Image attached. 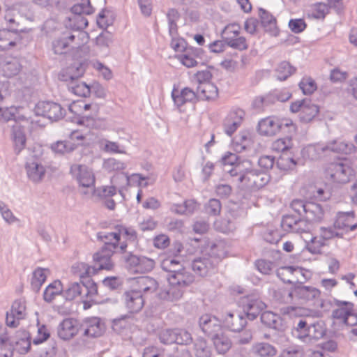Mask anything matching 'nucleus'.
Returning <instances> with one entry per match:
<instances>
[{
    "label": "nucleus",
    "mask_w": 357,
    "mask_h": 357,
    "mask_svg": "<svg viewBox=\"0 0 357 357\" xmlns=\"http://www.w3.org/2000/svg\"><path fill=\"white\" fill-rule=\"evenodd\" d=\"M280 225L284 231L291 233L307 232L310 229V227L305 226V220L291 213L282 215Z\"/></svg>",
    "instance_id": "f3484780"
},
{
    "label": "nucleus",
    "mask_w": 357,
    "mask_h": 357,
    "mask_svg": "<svg viewBox=\"0 0 357 357\" xmlns=\"http://www.w3.org/2000/svg\"><path fill=\"white\" fill-rule=\"evenodd\" d=\"M195 349L196 357H211V356L210 348L204 339L198 340L195 344Z\"/></svg>",
    "instance_id": "774afa93"
},
{
    "label": "nucleus",
    "mask_w": 357,
    "mask_h": 357,
    "mask_svg": "<svg viewBox=\"0 0 357 357\" xmlns=\"http://www.w3.org/2000/svg\"><path fill=\"white\" fill-rule=\"evenodd\" d=\"M212 340L214 347L218 354H224L227 353L231 347V342L229 338L224 335L222 331L215 333L210 337Z\"/></svg>",
    "instance_id": "37998d69"
},
{
    "label": "nucleus",
    "mask_w": 357,
    "mask_h": 357,
    "mask_svg": "<svg viewBox=\"0 0 357 357\" xmlns=\"http://www.w3.org/2000/svg\"><path fill=\"white\" fill-rule=\"evenodd\" d=\"M75 40L71 31H62L52 41V50L56 55L66 54L70 50V45Z\"/></svg>",
    "instance_id": "a211bd4d"
},
{
    "label": "nucleus",
    "mask_w": 357,
    "mask_h": 357,
    "mask_svg": "<svg viewBox=\"0 0 357 357\" xmlns=\"http://www.w3.org/2000/svg\"><path fill=\"white\" fill-rule=\"evenodd\" d=\"M199 326L202 332L209 337L222 331L219 320L209 314H203L199 317Z\"/></svg>",
    "instance_id": "393cba45"
},
{
    "label": "nucleus",
    "mask_w": 357,
    "mask_h": 357,
    "mask_svg": "<svg viewBox=\"0 0 357 357\" xmlns=\"http://www.w3.org/2000/svg\"><path fill=\"white\" fill-rule=\"evenodd\" d=\"M36 116H40L52 121H57L65 115V109L61 105L53 101H39L33 109Z\"/></svg>",
    "instance_id": "1a4fd4ad"
},
{
    "label": "nucleus",
    "mask_w": 357,
    "mask_h": 357,
    "mask_svg": "<svg viewBox=\"0 0 357 357\" xmlns=\"http://www.w3.org/2000/svg\"><path fill=\"white\" fill-rule=\"evenodd\" d=\"M116 231L113 232H102L99 231L97 233L96 236L98 241L103 242V245L101 248L104 250L116 252V249L118 248L119 241L114 236Z\"/></svg>",
    "instance_id": "e433bc0d"
},
{
    "label": "nucleus",
    "mask_w": 357,
    "mask_h": 357,
    "mask_svg": "<svg viewBox=\"0 0 357 357\" xmlns=\"http://www.w3.org/2000/svg\"><path fill=\"white\" fill-rule=\"evenodd\" d=\"M308 331L307 342L312 340H319L326 335L327 328L325 322L322 320L316 321H310V326Z\"/></svg>",
    "instance_id": "f704fd0d"
},
{
    "label": "nucleus",
    "mask_w": 357,
    "mask_h": 357,
    "mask_svg": "<svg viewBox=\"0 0 357 357\" xmlns=\"http://www.w3.org/2000/svg\"><path fill=\"white\" fill-rule=\"evenodd\" d=\"M26 310L25 302L22 299L13 301L10 311L6 314V324L8 326L15 328L19 325V321L24 318Z\"/></svg>",
    "instance_id": "6ab92c4d"
},
{
    "label": "nucleus",
    "mask_w": 357,
    "mask_h": 357,
    "mask_svg": "<svg viewBox=\"0 0 357 357\" xmlns=\"http://www.w3.org/2000/svg\"><path fill=\"white\" fill-rule=\"evenodd\" d=\"M257 163L260 167L259 170L268 174L275 166V157L268 155H261L258 159Z\"/></svg>",
    "instance_id": "0e129e2a"
},
{
    "label": "nucleus",
    "mask_w": 357,
    "mask_h": 357,
    "mask_svg": "<svg viewBox=\"0 0 357 357\" xmlns=\"http://www.w3.org/2000/svg\"><path fill=\"white\" fill-rule=\"evenodd\" d=\"M298 164L295 155L291 151L280 153L275 160V167L281 172L294 170Z\"/></svg>",
    "instance_id": "2f4dec72"
},
{
    "label": "nucleus",
    "mask_w": 357,
    "mask_h": 357,
    "mask_svg": "<svg viewBox=\"0 0 357 357\" xmlns=\"http://www.w3.org/2000/svg\"><path fill=\"white\" fill-rule=\"evenodd\" d=\"M329 12L326 3L316 2L312 5L311 15L314 19L324 20Z\"/></svg>",
    "instance_id": "e2e57ef3"
},
{
    "label": "nucleus",
    "mask_w": 357,
    "mask_h": 357,
    "mask_svg": "<svg viewBox=\"0 0 357 357\" xmlns=\"http://www.w3.org/2000/svg\"><path fill=\"white\" fill-rule=\"evenodd\" d=\"M62 283L56 280L49 284L44 290L43 299L45 302L51 303L56 295H61Z\"/></svg>",
    "instance_id": "8fccbe9b"
},
{
    "label": "nucleus",
    "mask_w": 357,
    "mask_h": 357,
    "mask_svg": "<svg viewBox=\"0 0 357 357\" xmlns=\"http://www.w3.org/2000/svg\"><path fill=\"white\" fill-rule=\"evenodd\" d=\"M310 318L299 317L294 321L292 335L303 342H307L308 331L310 326Z\"/></svg>",
    "instance_id": "7c9ffc66"
},
{
    "label": "nucleus",
    "mask_w": 357,
    "mask_h": 357,
    "mask_svg": "<svg viewBox=\"0 0 357 357\" xmlns=\"http://www.w3.org/2000/svg\"><path fill=\"white\" fill-rule=\"evenodd\" d=\"M326 174L335 183H346L349 181L350 167L342 162H331Z\"/></svg>",
    "instance_id": "dca6fc26"
},
{
    "label": "nucleus",
    "mask_w": 357,
    "mask_h": 357,
    "mask_svg": "<svg viewBox=\"0 0 357 357\" xmlns=\"http://www.w3.org/2000/svg\"><path fill=\"white\" fill-rule=\"evenodd\" d=\"M85 293V287L80 282H74L70 283L66 289H62L61 295L66 301H70L78 296L84 298Z\"/></svg>",
    "instance_id": "a19ab883"
},
{
    "label": "nucleus",
    "mask_w": 357,
    "mask_h": 357,
    "mask_svg": "<svg viewBox=\"0 0 357 357\" xmlns=\"http://www.w3.org/2000/svg\"><path fill=\"white\" fill-rule=\"evenodd\" d=\"M326 245L323 239L312 236L310 241H305L304 248L313 255L321 253V248Z\"/></svg>",
    "instance_id": "6e6d98bb"
},
{
    "label": "nucleus",
    "mask_w": 357,
    "mask_h": 357,
    "mask_svg": "<svg viewBox=\"0 0 357 357\" xmlns=\"http://www.w3.org/2000/svg\"><path fill=\"white\" fill-rule=\"evenodd\" d=\"M202 252L218 266L228 253L227 243L222 239L208 240L205 242Z\"/></svg>",
    "instance_id": "9b49d317"
},
{
    "label": "nucleus",
    "mask_w": 357,
    "mask_h": 357,
    "mask_svg": "<svg viewBox=\"0 0 357 357\" xmlns=\"http://www.w3.org/2000/svg\"><path fill=\"white\" fill-rule=\"evenodd\" d=\"M182 249V244L178 243L173 249H169L162 257L160 267L166 274H170L173 271L177 272L187 271L180 255Z\"/></svg>",
    "instance_id": "0eeeda50"
},
{
    "label": "nucleus",
    "mask_w": 357,
    "mask_h": 357,
    "mask_svg": "<svg viewBox=\"0 0 357 357\" xmlns=\"http://www.w3.org/2000/svg\"><path fill=\"white\" fill-rule=\"evenodd\" d=\"M257 130L261 136L271 137L278 133H295L296 126L290 119L271 116L258 122Z\"/></svg>",
    "instance_id": "7ed1b4c3"
},
{
    "label": "nucleus",
    "mask_w": 357,
    "mask_h": 357,
    "mask_svg": "<svg viewBox=\"0 0 357 357\" xmlns=\"http://www.w3.org/2000/svg\"><path fill=\"white\" fill-rule=\"evenodd\" d=\"M304 351L302 346L291 344L284 348L279 357H303Z\"/></svg>",
    "instance_id": "680f3d73"
},
{
    "label": "nucleus",
    "mask_w": 357,
    "mask_h": 357,
    "mask_svg": "<svg viewBox=\"0 0 357 357\" xmlns=\"http://www.w3.org/2000/svg\"><path fill=\"white\" fill-rule=\"evenodd\" d=\"M115 252L110 250L105 251L102 248L95 252L93 255V261L95 264L91 266L93 274H96L100 270L112 269L113 264L111 258Z\"/></svg>",
    "instance_id": "412c9836"
},
{
    "label": "nucleus",
    "mask_w": 357,
    "mask_h": 357,
    "mask_svg": "<svg viewBox=\"0 0 357 357\" xmlns=\"http://www.w3.org/2000/svg\"><path fill=\"white\" fill-rule=\"evenodd\" d=\"M84 327L83 335L89 337H100L102 334V329L100 326V319L97 317L86 318L80 328Z\"/></svg>",
    "instance_id": "72a5a7b5"
},
{
    "label": "nucleus",
    "mask_w": 357,
    "mask_h": 357,
    "mask_svg": "<svg viewBox=\"0 0 357 357\" xmlns=\"http://www.w3.org/2000/svg\"><path fill=\"white\" fill-rule=\"evenodd\" d=\"M260 319L261 324L268 328L277 331H283L285 329L284 319L271 311H262Z\"/></svg>",
    "instance_id": "cd10ccee"
},
{
    "label": "nucleus",
    "mask_w": 357,
    "mask_h": 357,
    "mask_svg": "<svg viewBox=\"0 0 357 357\" xmlns=\"http://www.w3.org/2000/svg\"><path fill=\"white\" fill-rule=\"evenodd\" d=\"M326 146H328V153L334 152L348 155L355 151V146L352 143L342 140H333L328 142Z\"/></svg>",
    "instance_id": "79ce46f5"
},
{
    "label": "nucleus",
    "mask_w": 357,
    "mask_h": 357,
    "mask_svg": "<svg viewBox=\"0 0 357 357\" xmlns=\"http://www.w3.org/2000/svg\"><path fill=\"white\" fill-rule=\"evenodd\" d=\"M259 15L260 24L264 32L271 36H278L280 33V29L277 26L276 18L270 12L262 8L259 9Z\"/></svg>",
    "instance_id": "5701e85b"
},
{
    "label": "nucleus",
    "mask_w": 357,
    "mask_h": 357,
    "mask_svg": "<svg viewBox=\"0 0 357 357\" xmlns=\"http://www.w3.org/2000/svg\"><path fill=\"white\" fill-rule=\"evenodd\" d=\"M15 351L13 337L7 332L0 334V357H13Z\"/></svg>",
    "instance_id": "c03bdc74"
},
{
    "label": "nucleus",
    "mask_w": 357,
    "mask_h": 357,
    "mask_svg": "<svg viewBox=\"0 0 357 357\" xmlns=\"http://www.w3.org/2000/svg\"><path fill=\"white\" fill-rule=\"evenodd\" d=\"M222 204L220 199L211 198L204 205L205 212L211 216H218L220 214Z\"/></svg>",
    "instance_id": "4d7b16f0"
},
{
    "label": "nucleus",
    "mask_w": 357,
    "mask_h": 357,
    "mask_svg": "<svg viewBox=\"0 0 357 357\" xmlns=\"http://www.w3.org/2000/svg\"><path fill=\"white\" fill-rule=\"evenodd\" d=\"M286 136L276 139L272 144V149L283 153L292 150V137L294 133H284Z\"/></svg>",
    "instance_id": "de8ad7c7"
},
{
    "label": "nucleus",
    "mask_w": 357,
    "mask_h": 357,
    "mask_svg": "<svg viewBox=\"0 0 357 357\" xmlns=\"http://www.w3.org/2000/svg\"><path fill=\"white\" fill-rule=\"evenodd\" d=\"M296 71V67L292 66L287 61H282L279 63L275 68L276 79L280 82L285 81Z\"/></svg>",
    "instance_id": "a18cd8bd"
},
{
    "label": "nucleus",
    "mask_w": 357,
    "mask_h": 357,
    "mask_svg": "<svg viewBox=\"0 0 357 357\" xmlns=\"http://www.w3.org/2000/svg\"><path fill=\"white\" fill-rule=\"evenodd\" d=\"M125 266L132 273H146L155 267V261L144 255H134L132 252L124 256Z\"/></svg>",
    "instance_id": "423d86ee"
},
{
    "label": "nucleus",
    "mask_w": 357,
    "mask_h": 357,
    "mask_svg": "<svg viewBox=\"0 0 357 357\" xmlns=\"http://www.w3.org/2000/svg\"><path fill=\"white\" fill-rule=\"evenodd\" d=\"M42 152L33 153L26 158L25 169L27 177L33 183H39L42 181L45 174V168L42 164Z\"/></svg>",
    "instance_id": "9d476101"
},
{
    "label": "nucleus",
    "mask_w": 357,
    "mask_h": 357,
    "mask_svg": "<svg viewBox=\"0 0 357 357\" xmlns=\"http://www.w3.org/2000/svg\"><path fill=\"white\" fill-rule=\"evenodd\" d=\"M81 143L71 142L70 140H59L51 144V149L53 152L61 155L70 153L76 149Z\"/></svg>",
    "instance_id": "ea45409f"
},
{
    "label": "nucleus",
    "mask_w": 357,
    "mask_h": 357,
    "mask_svg": "<svg viewBox=\"0 0 357 357\" xmlns=\"http://www.w3.org/2000/svg\"><path fill=\"white\" fill-rule=\"evenodd\" d=\"M200 100H213L218 96V86L212 82L197 86Z\"/></svg>",
    "instance_id": "4c0bfd02"
},
{
    "label": "nucleus",
    "mask_w": 357,
    "mask_h": 357,
    "mask_svg": "<svg viewBox=\"0 0 357 357\" xmlns=\"http://www.w3.org/2000/svg\"><path fill=\"white\" fill-rule=\"evenodd\" d=\"M165 277L169 283V288L161 289L158 296L160 299L169 301L180 299L185 288L195 281L194 275L188 271L180 272L173 271L170 274H166Z\"/></svg>",
    "instance_id": "f03ea898"
},
{
    "label": "nucleus",
    "mask_w": 357,
    "mask_h": 357,
    "mask_svg": "<svg viewBox=\"0 0 357 357\" xmlns=\"http://www.w3.org/2000/svg\"><path fill=\"white\" fill-rule=\"evenodd\" d=\"M171 96L174 105L178 109L187 102L196 103L200 100L197 93V89H196V91H195L190 87H184L180 91V92H176V89L174 88Z\"/></svg>",
    "instance_id": "aec40b11"
},
{
    "label": "nucleus",
    "mask_w": 357,
    "mask_h": 357,
    "mask_svg": "<svg viewBox=\"0 0 357 357\" xmlns=\"http://www.w3.org/2000/svg\"><path fill=\"white\" fill-rule=\"evenodd\" d=\"M298 86L304 95H312L317 89V84L311 77H303Z\"/></svg>",
    "instance_id": "5fc2aeb1"
},
{
    "label": "nucleus",
    "mask_w": 357,
    "mask_h": 357,
    "mask_svg": "<svg viewBox=\"0 0 357 357\" xmlns=\"http://www.w3.org/2000/svg\"><path fill=\"white\" fill-rule=\"evenodd\" d=\"M89 65V61L86 59L75 61L66 70H62L59 74V79L63 82L70 81L72 84L74 81L82 77Z\"/></svg>",
    "instance_id": "2eb2a0df"
},
{
    "label": "nucleus",
    "mask_w": 357,
    "mask_h": 357,
    "mask_svg": "<svg viewBox=\"0 0 357 357\" xmlns=\"http://www.w3.org/2000/svg\"><path fill=\"white\" fill-rule=\"evenodd\" d=\"M45 271H47V269L38 267L33 272L31 279V288L35 293L40 291L42 285L46 280Z\"/></svg>",
    "instance_id": "09e8293b"
},
{
    "label": "nucleus",
    "mask_w": 357,
    "mask_h": 357,
    "mask_svg": "<svg viewBox=\"0 0 357 357\" xmlns=\"http://www.w3.org/2000/svg\"><path fill=\"white\" fill-rule=\"evenodd\" d=\"M227 213L229 218L233 221H237L245 216L246 212L243 206L234 203L228 207Z\"/></svg>",
    "instance_id": "338daca9"
},
{
    "label": "nucleus",
    "mask_w": 357,
    "mask_h": 357,
    "mask_svg": "<svg viewBox=\"0 0 357 357\" xmlns=\"http://www.w3.org/2000/svg\"><path fill=\"white\" fill-rule=\"evenodd\" d=\"M15 351L20 354H26L31 349V337L30 333L25 331H18L15 337H13Z\"/></svg>",
    "instance_id": "473e14b6"
},
{
    "label": "nucleus",
    "mask_w": 357,
    "mask_h": 357,
    "mask_svg": "<svg viewBox=\"0 0 357 357\" xmlns=\"http://www.w3.org/2000/svg\"><path fill=\"white\" fill-rule=\"evenodd\" d=\"M12 139L15 154L19 155L24 149L26 142V137L24 131V126L15 121L12 126Z\"/></svg>",
    "instance_id": "c756f323"
},
{
    "label": "nucleus",
    "mask_w": 357,
    "mask_h": 357,
    "mask_svg": "<svg viewBox=\"0 0 357 357\" xmlns=\"http://www.w3.org/2000/svg\"><path fill=\"white\" fill-rule=\"evenodd\" d=\"M328 153V146L322 143L309 144L303 147L301 151L302 158L305 160H319Z\"/></svg>",
    "instance_id": "bb28decb"
},
{
    "label": "nucleus",
    "mask_w": 357,
    "mask_h": 357,
    "mask_svg": "<svg viewBox=\"0 0 357 357\" xmlns=\"http://www.w3.org/2000/svg\"><path fill=\"white\" fill-rule=\"evenodd\" d=\"M289 109L292 113L299 112V120L305 123L312 121L319 112V107L309 98H303L292 102Z\"/></svg>",
    "instance_id": "6e6552de"
},
{
    "label": "nucleus",
    "mask_w": 357,
    "mask_h": 357,
    "mask_svg": "<svg viewBox=\"0 0 357 357\" xmlns=\"http://www.w3.org/2000/svg\"><path fill=\"white\" fill-rule=\"evenodd\" d=\"M225 41L228 47L238 51L245 50L248 47L246 39L243 36L237 38L226 37Z\"/></svg>",
    "instance_id": "052dcab7"
},
{
    "label": "nucleus",
    "mask_w": 357,
    "mask_h": 357,
    "mask_svg": "<svg viewBox=\"0 0 357 357\" xmlns=\"http://www.w3.org/2000/svg\"><path fill=\"white\" fill-rule=\"evenodd\" d=\"M354 218L355 213L353 211L347 212L340 211L336 215L333 222V227L337 229L344 230L347 228L348 225L354 222Z\"/></svg>",
    "instance_id": "49530a36"
},
{
    "label": "nucleus",
    "mask_w": 357,
    "mask_h": 357,
    "mask_svg": "<svg viewBox=\"0 0 357 357\" xmlns=\"http://www.w3.org/2000/svg\"><path fill=\"white\" fill-rule=\"evenodd\" d=\"M214 228L216 231L223 234H229L236 229V224L231 219L221 218L214 222Z\"/></svg>",
    "instance_id": "603ef678"
},
{
    "label": "nucleus",
    "mask_w": 357,
    "mask_h": 357,
    "mask_svg": "<svg viewBox=\"0 0 357 357\" xmlns=\"http://www.w3.org/2000/svg\"><path fill=\"white\" fill-rule=\"evenodd\" d=\"M150 287H143L142 290L131 289L126 291L122 295V301L127 313L134 315L139 313L144 306V294H148Z\"/></svg>",
    "instance_id": "39448f33"
},
{
    "label": "nucleus",
    "mask_w": 357,
    "mask_h": 357,
    "mask_svg": "<svg viewBox=\"0 0 357 357\" xmlns=\"http://www.w3.org/2000/svg\"><path fill=\"white\" fill-rule=\"evenodd\" d=\"M77 321L73 318L63 319L57 326V335L63 340H70L79 332Z\"/></svg>",
    "instance_id": "b1692460"
},
{
    "label": "nucleus",
    "mask_w": 357,
    "mask_h": 357,
    "mask_svg": "<svg viewBox=\"0 0 357 357\" xmlns=\"http://www.w3.org/2000/svg\"><path fill=\"white\" fill-rule=\"evenodd\" d=\"M184 335L185 336V340L184 341L185 344H188L190 343L192 341L191 335L189 333L185 331ZM159 340L160 342L166 345L177 344H183V340L181 337V334H179L176 329L172 328H166L161 331L159 333Z\"/></svg>",
    "instance_id": "4be33fe9"
},
{
    "label": "nucleus",
    "mask_w": 357,
    "mask_h": 357,
    "mask_svg": "<svg viewBox=\"0 0 357 357\" xmlns=\"http://www.w3.org/2000/svg\"><path fill=\"white\" fill-rule=\"evenodd\" d=\"M334 301L338 307L333 310L332 317L335 319L342 320L343 324L348 325L352 311H354V303L337 299H334Z\"/></svg>",
    "instance_id": "a878e982"
},
{
    "label": "nucleus",
    "mask_w": 357,
    "mask_h": 357,
    "mask_svg": "<svg viewBox=\"0 0 357 357\" xmlns=\"http://www.w3.org/2000/svg\"><path fill=\"white\" fill-rule=\"evenodd\" d=\"M257 172V169L246 167L241 171L240 176L237 180L243 184V185L254 191L253 180H255V174Z\"/></svg>",
    "instance_id": "3c124183"
},
{
    "label": "nucleus",
    "mask_w": 357,
    "mask_h": 357,
    "mask_svg": "<svg viewBox=\"0 0 357 357\" xmlns=\"http://www.w3.org/2000/svg\"><path fill=\"white\" fill-rule=\"evenodd\" d=\"M71 90L72 92L80 97H87L91 93V87L89 85L86 84L84 82L79 81H74V82L71 83Z\"/></svg>",
    "instance_id": "bf43d9fd"
},
{
    "label": "nucleus",
    "mask_w": 357,
    "mask_h": 357,
    "mask_svg": "<svg viewBox=\"0 0 357 357\" xmlns=\"http://www.w3.org/2000/svg\"><path fill=\"white\" fill-rule=\"evenodd\" d=\"M89 24L87 19L84 15H72L68 17L66 27L71 31H80L85 29Z\"/></svg>",
    "instance_id": "864d4df0"
},
{
    "label": "nucleus",
    "mask_w": 357,
    "mask_h": 357,
    "mask_svg": "<svg viewBox=\"0 0 357 357\" xmlns=\"http://www.w3.org/2000/svg\"><path fill=\"white\" fill-rule=\"evenodd\" d=\"M218 266L204 252H202V256L195 257L190 262V268L195 274L202 278L215 273L218 271Z\"/></svg>",
    "instance_id": "f8f14e48"
},
{
    "label": "nucleus",
    "mask_w": 357,
    "mask_h": 357,
    "mask_svg": "<svg viewBox=\"0 0 357 357\" xmlns=\"http://www.w3.org/2000/svg\"><path fill=\"white\" fill-rule=\"evenodd\" d=\"M255 350L256 354L261 357H272L274 356L277 352L273 345L266 342L257 344L255 347Z\"/></svg>",
    "instance_id": "13d9d810"
},
{
    "label": "nucleus",
    "mask_w": 357,
    "mask_h": 357,
    "mask_svg": "<svg viewBox=\"0 0 357 357\" xmlns=\"http://www.w3.org/2000/svg\"><path fill=\"white\" fill-rule=\"evenodd\" d=\"M324 217V211L320 204L312 202L307 203V209L303 217L305 226L310 227V224L319 223L323 220Z\"/></svg>",
    "instance_id": "c85d7f7f"
},
{
    "label": "nucleus",
    "mask_w": 357,
    "mask_h": 357,
    "mask_svg": "<svg viewBox=\"0 0 357 357\" xmlns=\"http://www.w3.org/2000/svg\"><path fill=\"white\" fill-rule=\"evenodd\" d=\"M211 69H214L213 66H207V68L204 70H199L193 75L194 79L198 83V85H202L205 83L211 82L213 77Z\"/></svg>",
    "instance_id": "69168bd1"
},
{
    "label": "nucleus",
    "mask_w": 357,
    "mask_h": 357,
    "mask_svg": "<svg viewBox=\"0 0 357 357\" xmlns=\"http://www.w3.org/2000/svg\"><path fill=\"white\" fill-rule=\"evenodd\" d=\"M70 173L76 178L80 186L94 188L95 176L87 166L73 164L70 166ZM93 192H96L95 189H93Z\"/></svg>",
    "instance_id": "4468645a"
},
{
    "label": "nucleus",
    "mask_w": 357,
    "mask_h": 357,
    "mask_svg": "<svg viewBox=\"0 0 357 357\" xmlns=\"http://www.w3.org/2000/svg\"><path fill=\"white\" fill-rule=\"evenodd\" d=\"M82 102H73L68 107L69 114L66 115V121L75 123L77 125L84 126L91 119L89 116H83L77 111V107H81Z\"/></svg>",
    "instance_id": "58836bf2"
},
{
    "label": "nucleus",
    "mask_w": 357,
    "mask_h": 357,
    "mask_svg": "<svg viewBox=\"0 0 357 357\" xmlns=\"http://www.w3.org/2000/svg\"><path fill=\"white\" fill-rule=\"evenodd\" d=\"M116 234H114L116 238L121 241V237L131 243H138V236L136 230L132 227H127L123 224H117L114 226Z\"/></svg>",
    "instance_id": "c9c22d12"
},
{
    "label": "nucleus",
    "mask_w": 357,
    "mask_h": 357,
    "mask_svg": "<svg viewBox=\"0 0 357 357\" xmlns=\"http://www.w3.org/2000/svg\"><path fill=\"white\" fill-rule=\"evenodd\" d=\"M71 271L79 278V282L85 287L84 296L92 297L98 294L97 284L91 278L93 267L85 262H77L73 265Z\"/></svg>",
    "instance_id": "20e7f679"
},
{
    "label": "nucleus",
    "mask_w": 357,
    "mask_h": 357,
    "mask_svg": "<svg viewBox=\"0 0 357 357\" xmlns=\"http://www.w3.org/2000/svg\"><path fill=\"white\" fill-rule=\"evenodd\" d=\"M237 306L241 310L238 314V326L227 320V327L232 332H240L244 329L248 320H255L266 308V304L262 301L260 292L257 290L241 296L237 301Z\"/></svg>",
    "instance_id": "f257e3e1"
},
{
    "label": "nucleus",
    "mask_w": 357,
    "mask_h": 357,
    "mask_svg": "<svg viewBox=\"0 0 357 357\" xmlns=\"http://www.w3.org/2000/svg\"><path fill=\"white\" fill-rule=\"evenodd\" d=\"M320 295L319 289L312 286H305L303 284V282L299 281H296L288 292V296L291 298H296L304 302L310 301L315 302Z\"/></svg>",
    "instance_id": "ddd939ff"
}]
</instances>
